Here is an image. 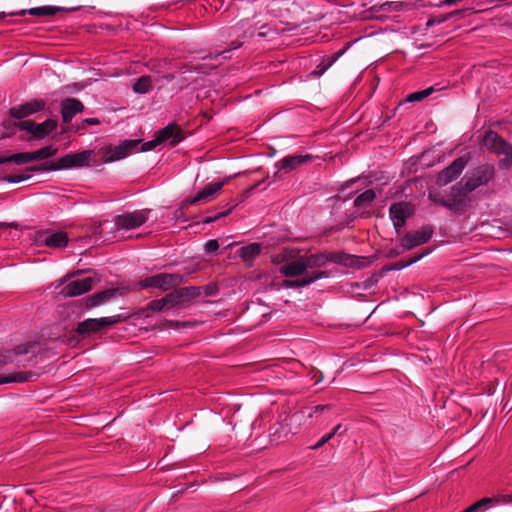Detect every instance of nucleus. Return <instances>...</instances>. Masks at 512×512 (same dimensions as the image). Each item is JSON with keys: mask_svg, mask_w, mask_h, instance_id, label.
I'll return each instance as SVG.
<instances>
[{"mask_svg": "<svg viewBox=\"0 0 512 512\" xmlns=\"http://www.w3.org/2000/svg\"><path fill=\"white\" fill-rule=\"evenodd\" d=\"M272 259L274 263L280 264L279 271L286 277H304L306 273H310L303 255H298L294 249L283 248Z\"/></svg>", "mask_w": 512, "mask_h": 512, "instance_id": "1", "label": "nucleus"}, {"mask_svg": "<svg viewBox=\"0 0 512 512\" xmlns=\"http://www.w3.org/2000/svg\"><path fill=\"white\" fill-rule=\"evenodd\" d=\"M482 145L491 153L501 157L499 166L508 169L512 165V145L500 137L495 131L485 132L482 138Z\"/></svg>", "mask_w": 512, "mask_h": 512, "instance_id": "2", "label": "nucleus"}, {"mask_svg": "<svg viewBox=\"0 0 512 512\" xmlns=\"http://www.w3.org/2000/svg\"><path fill=\"white\" fill-rule=\"evenodd\" d=\"M183 280L180 274L159 273L156 275L148 276L139 282L142 288H152L160 291H167L177 285Z\"/></svg>", "mask_w": 512, "mask_h": 512, "instance_id": "3", "label": "nucleus"}, {"mask_svg": "<svg viewBox=\"0 0 512 512\" xmlns=\"http://www.w3.org/2000/svg\"><path fill=\"white\" fill-rule=\"evenodd\" d=\"M94 156L93 150H84L78 153H68L59 158L57 165L48 168L49 170H62L82 168L89 166Z\"/></svg>", "mask_w": 512, "mask_h": 512, "instance_id": "4", "label": "nucleus"}, {"mask_svg": "<svg viewBox=\"0 0 512 512\" xmlns=\"http://www.w3.org/2000/svg\"><path fill=\"white\" fill-rule=\"evenodd\" d=\"M139 140H124L117 145H110L105 149L104 162L111 163L124 159L138 151Z\"/></svg>", "mask_w": 512, "mask_h": 512, "instance_id": "5", "label": "nucleus"}, {"mask_svg": "<svg viewBox=\"0 0 512 512\" xmlns=\"http://www.w3.org/2000/svg\"><path fill=\"white\" fill-rule=\"evenodd\" d=\"M151 213L150 209L135 210L116 216L114 223L119 229L130 230L144 224Z\"/></svg>", "mask_w": 512, "mask_h": 512, "instance_id": "6", "label": "nucleus"}, {"mask_svg": "<svg viewBox=\"0 0 512 512\" xmlns=\"http://www.w3.org/2000/svg\"><path fill=\"white\" fill-rule=\"evenodd\" d=\"M433 229L430 226H424L419 230L406 233L400 240V245L405 251H409L417 246L427 243L432 237Z\"/></svg>", "mask_w": 512, "mask_h": 512, "instance_id": "7", "label": "nucleus"}, {"mask_svg": "<svg viewBox=\"0 0 512 512\" xmlns=\"http://www.w3.org/2000/svg\"><path fill=\"white\" fill-rule=\"evenodd\" d=\"M193 288H183L167 294L165 297L153 300L149 303V309L160 312L166 307H174L181 303V299L190 295Z\"/></svg>", "mask_w": 512, "mask_h": 512, "instance_id": "8", "label": "nucleus"}, {"mask_svg": "<svg viewBox=\"0 0 512 512\" xmlns=\"http://www.w3.org/2000/svg\"><path fill=\"white\" fill-rule=\"evenodd\" d=\"M493 176V169L491 167L482 166L474 169L470 174H467L464 182V189L468 192L475 190L479 186L486 184Z\"/></svg>", "mask_w": 512, "mask_h": 512, "instance_id": "9", "label": "nucleus"}, {"mask_svg": "<svg viewBox=\"0 0 512 512\" xmlns=\"http://www.w3.org/2000/svg\"><path fill=\"white\" fill-rule=\"evenodd\" d=\"M121 320L120 315H113L109 317L101 318H89L79 323L77 331L80 334H86L91 332H98L104 327L111 326L118 323Z\"/></svg>", "mask_w": 512, "mask_h": 512, "instance_id": "10", "label": "nucleus"}, {"mask_svg": "<svg viewBox=\"0 0 512 512\" xmlns=\"http://www.w3.org/2000/svg\"><path fill=\"white\" fill-rule=\"evenodd\" d=\"M412 213V206L406 202H398L390 206L389 216L397 232L405 225Z\"/></svg>", "mask_w": 512, "mask_h": 512, "instance_id": "11", "label": "nucleus"}, {"mask_svg": "<svg viewBox=\"0 0 512 512\" xmlns=\"http://www.w3.org/2000/svg\"><path fill=\"white\" fill-rule=\"evenodd\" d=\"M468 160L465 157L455 159L447 168L442 170L437 178V183L440 185H447L454 181L465 169Z\"/></svg>", "mask_w": 512, "mask_h": 512, "instance_id": "12", "label": "nucleus"}, {"mask_svg": "<svg viewBox=\"0 0 512 512\" xmlns=\"http://www.w3.org/2000/svg\"><path fill=\"white\" fill-rule=\"evenodd\" d=\"M57 127V122L52 119H47L42 123L35 124L30 121H23L19 123V128L29 131L36 138H44Z\"/></svg>", "mask_w": 512, "mask_h": 512, "instance_id": "13", "label": "nucleus"}, {"mask_svg": "<svg viewBox=\"0 0 512 512\" xmlns=\"http://www.w3.org/2000/svg\"><path fill=\"white\" fill-rule=\"evenodd\" d=\"M46 102L42 99H34L10 109V115L16 119L28 117L45 108Z\"/></svg>", "mask_w": 512, "mask_h": 512, "instance_id": "14", "label": "nucleus"}, {"mask_svg": "<svg viewBox=\"0 0 512 512\" xmlns=\"http://www.w3.org/2000/svg\"><path fill=\"white\" fill-rule=\"evenodd\" d=\"M36 239L38 242L52 248H63L68 243V236L62 231L53 233L49 231H39Z\"/></svg>", "mask_w": 512, "mask_h": 512, "instance_id": "15", "label": "nucleus"}, {"mask_svg": "<svg viewBox=\"0 0 512 512\" xmlns=\"http://www.w3.org/2000/svg\"><path fill=\"white\" fill-rule=\"evenodd\" d=\"M224 183L225 182H216V183L207 184L202 189V191L198 192L195 196L184 200L181 203V209L187 207L188 205H193L199 201L206 200V199L212 197L214 194H216L223 188Z\"/></svg>", "mask_w": 512, "mask_h": 512, "instance_id": "16", "label": "nucleus"}, {"mask_svg": "<svg viewBox=\"0 0 512 512\" xmlns=\"http://www.w3.org/2000/svg\"><path fill=\"white\" fill-rule=\"evenodd\" d=\"M93 279L86 277L69 282L63 289V294L68 297L82 295L92 289Z\"/></svg>", "mask_w": 512, "mask_h": 512, "instance_id": "17", "label": "nucleus"}, {"mask_svg": "<svg viewBox=\"0 0 512 512\" xmlns=\"http://www.w3.org/2000/svg\"><path fill=\"white\" fill-rule=\"evenodd\" d=\"M329 275L326 271H312V273H306L304 277L298 280H284L283 287L285 288H300L306 287L316 282L317 280L327 278Z\"/></svg>", "mask_w": 512, "mask_h": 512, "instance_id": "18", "label": "nucleus"}, {"mask_svg": "<svg viewBox=\"0 0 512 512\" xmlns=\"http://www.w3.org/2000/svg\"><path fill=\"white\" fill-rule=\"evenodd\" d=\"M84 106L82 102L76 98H67L61 102V114L64 123H69L73 117L82 112Z\"/></svg>", "mask_w": 512, "mask_h": 512, "instance_id": "19", "label": "nucleus"}, {"mask_svg": "<svg viewBox=\"0 0 512 512\" xmlns=\"http://www.w3.org/2000/svg\"><path fill=\"white\" fill-rule=\"evenodd\" d=\"M122 290L119 288H109L104 291L98 292L93 294L87 299V306L88 307H97L100 305H103L105 303H108L110 300L121 296Z\"/></svg>", "mask_w": 512, "mask_h": 512, "instance_id": "20", "label": "nucleus"}, {"mask_svg": "<svg viewBox=\"0 0 512 512\" xmlns=\"http://www.w3.org/2000/svg\"><path fill=\"white\" fill-rule=\"evenodd\" d=\"M155 135L161 143L168 142L171 146L178 144L183 139L181 130L173 124L160 129Z\"/></svg>", "mask_w": 512, "mask_h": 512, "instance_id": "21", "label": "nucleus"}, {"mask_svg": "<svg viewBox=\"0 0 512 512\" xmlns=\"http://www.w3.org/2000/svg\"><path fill=\"white\" fill-rule=\"evenodd\" d=\"M510 502H512V498H511V496H508V495H500L498 497H486V498H482L481 500L472 504L467 509H465L463 512H484L485 509L487 508L488 504H491V503L508 504Z\"/></svg>", "mask_w": 512, "mask_h": 512, "instance_id": "22", "label": "nucleus"}, {"mask_svg": "<svg viewBox=\"0 0 512 512\" xmlns=\"http://www.w3.org/2000/svg\"><path fill=\"white\" fill-rule=\"evenodd\" d=\"M309 160L310 156L308 155L287 156L277 162L276 166L280 171L288 173Z\"/></svg>", "mask_w": 512, "mask_h": 512, "instance_id": "23", "label": "nucleus"}, {"mask_svg": "<svg viewBox=\"0 0 512 512\" xmlns=\"http://www.w3.org/2000/svg\"><path fill=\"white\" fill-rule=\"evenodd\" d=\"M303 257L308 271L313 270L314 268L325 267L329 262L336 261L334 255L325 253L312 254L308 256L305 255Z\"/></svg>", "mask_w": 512, "mask_h": 512, "instance_id": "24", "label": "nucleus"}, {"mask_svg": "<svg viewBox=\"0 0 512 512\" xmlns=\"http://www.w3.org/2000/svg\"><path fill=\"white\" fill-rule=\"evenodd\" d=\"M262 245L259 243H251L243 246L237 252L238 256L246 263L250 264L256 257L260 255Z\"/></svg>", "mask_w": 512, "mask_h": 512, "instance_id": "25", "label": "nucleus"}, {"mask_svg": "<svg viewBox=\"0 0 512 512\" xmlns=\"http://www.w3.org/2000/svg\"><path fill=\"white\" fill-rule=\"evenodd\" d=\"M60 10L61 8L57 6H41L30 9H23L18 12L10 13L9 15H25L26 13H28L29 15L32 16H51L55 15Z\"/></svg>", "mask_w": 512, "mask_h": 512, "instance_id": "26", "label": "nucleus"}, {"mask_svg": "<svg viewBox=\"0 0 512 512\" xmlns=\"http://www.w3.org/2000/svg\"><path fill=\"white\" fill-rule=\"evenodd\" d=\"M30 348L31 345L29 343L21 344L14 349L13 353L0 356V366L14 362L16 360V356L27 354L30 351Z\"/></svg>", "mask_w": 512, "mask_h": 512, "instance_id": "27", "label": "nucleus"}, {"mask_svg": "<svg viewBox=\"0 0 512 512\" xmlns=\"http://www.w3.org/2000/svg\"><path fill=\"white\" fill-rule=\"evenodd\" d=\"M31 161L32 159L30 152H20L8 157H0V164L15 163L17 165H21Z\"/></svg>", "mask_w": 512, "mask_h": 512, "instance_id": "28", "label": "nucleus"}, {"mask_svg": "<svg viewBox=\"0 0 512 512\" xmlns=\"http://www.w3.org/2000/svg\"><path fill=\"white\" fill-rule=\"evenodd\" d=\"M57 151L58 150L56 147H54L52 145H48L41 149L31 151L30 152L31 159H32V161L47 159V158L53 157L57 153Z\"/></svg>", "mask_w": 512, "mask_h": 512, "instance_id": "29", "label": "nucleus"}, {"mask_svg": "<svg viewBox=\"0 0 512 512\" xmlns=\"http://www.w3.org/2000/svg\"><path fill=\"white\" fill-rule=\"evenodd\" d=\"M152 88V79L150 76H142L136 80L133 85V91L138 94H145Z\"/></svg>", "mask_w": 512, "mask_h": 512, "instance_id": "30", "label": "nucleus"}, {"mask_svg": "<svg viewBox=\"0 0 512 512\" xmlns=\"http://www.w3.org/2000/svg\"><path fill=\"white\" fill-rule=\"evenodd\" d=\"M341 424H338L336 425L331 432L323 435L319 440L318 442H316L314 445H312L310 447V449L312 450H317L319 448H321L324 444H326L327 442H329L338 432L339 430L341 429Z\"/></svg>", "mask_w": 512, "mask_h": 512, "instance_id": "31", "label": "nucleus"}, {"mask_svg": "<svg viewBox=\"0 0 512 512\" xmlns=\"http://www.w3.org/2000/svg\"><path fill=\"white\" fill-rule=\"evenodd\" d=\"M375 197V192L372 189H368L356 197V199L354 200V205L356 207H361L366 203L372 202Z\"/></svg>", "mask_w": 512, "mask_h": 512, "instance_id": "32", "label": "nucleus"}, {"mask_svg": "<svg viewBox=\"0 0 512 512\" xmlns=\"http://www.w3.org/2000/svg\"><path fill=\"white\" fill-rule=\"evenodd\" d=\"M430 250H426L425 252L411 258L410 260L408 261H404V260H401L399 262H397L393 268H391L392 270H401V269H404L406 267H409L410 265L420 261L423 257H425L426 255L430 254Z\"/></svg>", "mask_w": 512, "mask_h": 512, "instance_id": "33", "label": "nucleus"}, {"mask_svg": "<svg viewBox=\"0 0 512 512\" xmlns=\"http://www.w3.org/2000/svg\"><path fill=\"white\" fill-rule=\"evenodd\" d=\"M433 91L432 87L426 88L421 91L413 92L406 97L407 102H418L429 96Z\"/></svg>", "mask_w": 512, "mask_h": 512, "instance_id": "34", "label": "nucleus"}, {"mask_svg": "<svg viewBox=\"0 0 512 512\" xmlns=\"http://www.w3.org/2000/svg\"><path fill=\"white\" fill-rule=\"evenodd\" d=\"M29 178H30L29 174H11V175L5 176L4 180L7 181L8 183L16 184V183L25 181Z\"/></svg>", "mask_w": 512, "mask_h": 512, "instance_id": "35", "label": "nucleus"}, {"mask_svg": "<svg viewBox=\"0 0 512 512\" xmlns=\"http://www.w3.org/2000/svg\"><path fill=\"white\" fill-rule=\"evenodd\" d=\"M28 379V377L24 374H16L9 377H2L0 378V384L2 383H9V382H24Z\"/></svg>", "mask_w": 512, "mask_h": 512, "instance_id": "36", "label": "nucleus"}, {"mask_svg": "<svg viewBox=\"0 0 512 512\" xmlns=\"http://www.w3.org/2000/svg\"><path fill=\"white\" fill-rule=\"evenodd\" d=\"M234 208V205H231L227 208V210H225L224 212H221V213H218L216 214L215 216H212V217H207L206 219L203 220V223H206V224H209V223H212L222 217H225L226 215H228Z\"/></svg>", "mask_w": 512, "mask_h": 512, "instance_id": "37", "label": "nucleus"}, {"mask_svg": "<svg viewBox=\"0 0 512 512\" xmlns=\"http://www.w3.org/2000/svg\"><path fill=\"white\" fill-rule=\"evenodd\" d=\"M219 248V243L216 239L208 240L204 245V251L208 254L214 253Z\"/></svg>", "mask_w": 512, "mask_h": 512, "instance_id": "38", "label": "nucleus"}, {"mask_svg": "<svg viewBox=\"0 0 512 512\" xmlns=\"http://www.w3.org/2000/svg\"><path fill=\"white\" fill-rule=\"evenodd\" d=\"M161 144V142L159 141V139L155 136V138L151 141H148V142H145L143 145H142V148L141 150L142 151H148V150H151L153 148H155L157 145Z\"/></svg>", "mask_w": 512, "mask_h": 512, "instance_id": "39", "label": "nucleus"}, {"mask_svg": "<svg viewBox=\"0 0 512 512\" xmlns=\"http://www.w3.org/2000/svg\"><path fill=\"white\" fill-rule=\"evenodd\" d=\"M343 53V51H339L337 52L336 54H334L333 56L329 57L328 58V63L326 64V66H324L320 71H319V74H322L324 73L340 56L341 54Z\"/></svg>", "mask_w": 512, "mask_h": 512, "instance_id": "40", "label": "nucleus"}, {"mask_svg": "<svg viewBox=\"0 0 512 512\" xmlns=\"http://www.w3.org/2000/svg\"><path fill=\"white\" fill-rule=\"evenodd\" d=\"M44 168L42 166H39V165H33V166H30L27 168V171L28 172H38V171H41L43 170Z\"/></svg>", "mask_w": 512, "mask_h": 512, "instance_id": "41", "label": "nucleus"}, {"mask_svg": "<svg viewBox=\"0 0 512 512\" xmlns=\"http://www.w3.org/2000/svg\"><path fill=\"white\" fill-rule=\"evenodd\" d=\"M85 122L90 125L99 124V120L97 118H87L85 119Z\"/></svg>", "mask_w": 512, "mask_h": 512, "instance_id": "42", "label": "nucleus"}, {"mask_svg": "<svg viewBox=\"0 0 512 512\" xmlns=\"http://www.w3.org/2000/svg\"><path fill=\"white\" fill-rule=\"evenodd\" d=\"M232 45H233V49H237L242 45V42L235 41L232 43Z\"/></svg>", "mask_w": 512, "mask_h": 512, "instance_id": "43", "label": "nucleus"}, {"mask_svg": "<svg viewBox=\"0 0 512 512\" xmlns=\"http://www.w3.org/2000/svg\"><path fill=\"white\" fill-rule=\"evenodd\" d=\"M227 53H229V50H225V51H223L222 53L217 54V55H216V57H218V56H220V55H223V57L226 59V58H228V56L226 55Z\"/></svg>", "mask_w": 512, "mask_h": 512, "instance_id": "44", "label": "nucleus"}, {"mask_svg": "<svg viewBox=\"0 0 512 512\" xmlns=\"http://www.w3.org/2000/svg\"><path fill=\"white\" fill-rule=\"evenodd\" d=\"M325 408H327V406H316L315 410H316V412L317 411H323Z\"/></svg>", "mask_w": 512, "mask_h": 512, "instance_id": "45", "label": "nucleus"}, {"mask_svg": "<svg viewBox=\"0 0 512 512\" xmlns=\"http://www.w3.org/2000/svg\"><path fill=\"white\" fill-rule=\"evenodd\" d=\"M4 226H6V224H5V223H1V222H0V228H1V227H4Z\"/></svg>", "mask_w": 512, "mask_h": 512, "instance_id": "46", "label": "nucleus"}, {"mask_svg": "<svg viewBox=\"0 0 512 512\" xmlns=\"http://www.w3.org/2000/svg\"><path fill=\"white\" fill-rule=\"evenodd\" d=\"M3 16H5V14L4 13H0V18L3 17Z\"/></svg>", "mask_w": 512, "mask_h": 512, "instance_id": "47", "label": "nucleus"}]
</instances>
